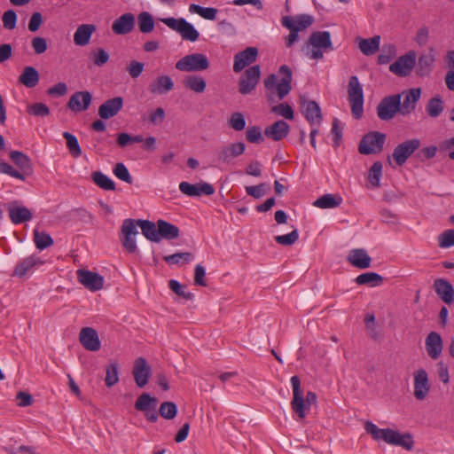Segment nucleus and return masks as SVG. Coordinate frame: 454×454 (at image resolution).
I'll return each mask as SVG.
<instances>
[{"label": "nucleus", "mask_w": 454, "mask_h": 454, "mask_svg": "<svg viewBox=\"0 0 454 454\" xmlns=\"http://www.w3.org/2000/svg\"><path fill=\"white\" fill-rule=\"evenodd\" d=\"M278 74L282 75L280 80L274 74H270L264 80L266 96L268 100L271 102L275 100V96L278 97V100L283 99L292 90V71L290 67L286 65L281 66Z\"/></svg>", "instance_id": "obj_1"}, {"label": "nucleus", "mask_w": 454, "mask_h": 454, "mask_svg": "<svg viewBox=\"0 0 454 454\" xmlns=\"http://www.w3.org/2000/svg\"><path fill=\"white\" fill-rule=\"evenodd\" d=\"M364 429L376 441L383 440L388 444L401 446L408 450L413 447V440L410 434H400L389 428L380 429L370 421L365 423Z\"/></svg>", "instance_id": "obj_2"}, {"label": "nucleus", "mask_w": 454, "mask_h": 454, "mask_svg": "<svg viewBox=\"0 0 454 454\" xmlns=\"http://www.w3.org/2000/svg\"><path fill=\"white\" fill-rule=\"evenodd\" d=\"M291 383L293 387L292 410L300 419H303L306 417V411L310 409L312 404L317 403V395L309 391L304 397L301 389L300 378L296 375L291 378Z\"/></svg>", "instance_id": "obj_3"}, {"label": "nucleus", "mask_w": 454, "mask_h": 454, "mask_svg": "<svg viewBox=\"0 0 454 454\" xmlns=\"http://www.w3.org/2000/svg\"><path fill=\"white\" fill-rule=\"evenodd\" d=\"M308 44L311 46L309 58L312 59H321L325 51L333 49L331 41V35L328 31H317L310 35Z\"/></svg>", "instance_id": "obj_4"}, {"label": "nucleus", "mask_w": 454, "mask_h": 454, "mask_svg": "<svg viewBox=\"0 0 454 454\" xmlns=\"http://www.w3.org/2000/svg\"><path fill=\"white\" fill-rule=\"evenodd\" d=\"M348 100L350 104L352 115L356 119L361 118L364 113V93L362 85L355 75L348 80Z\"/></svg>", "instance_id": "obj_5"}, {"label": "nucleus", "mask_w": 454, "mask_h": 454, "mask_svg": "<svg viewBox=\"0 0 454 454\" xmlns=\"http://www.w3.org/2000/svg\"><path fill=\"white\" fill-rule=\"evenodd\" d=\"M160 20L170 29L179 33L184 40L195 42L200 37L198 30L183 18H163Z\"/></svg>", "instance_id": "obj_6"}, {"label": "nucleus", "mask_w": 454, "mask_h": 454, "mask_svg": "<svg viewBox=\"0 0 454 454\" xmlns=\"http://www.w3.org/2000/svg\"><path fill=\"white\" fill-rule=\"evenodd\" d=\"M386 135L378 131L366 134L359 143L358 151L361 154H375L383 149Z\"/></svg>", "instance_id": "obj_7"}, {"label": "nucleus", "mask_w": 454, "mask_h": 454, "mask_svg": "<svg viewBox=\"0 0 454 454\" xmlns=\"http://www.w3.org/2000/svg\"><path fill=\"white\" fill-rule=\"evenodd\" d=\"M207 57L200 53L183 57L176 63V68L184 72L201 71L208 67Z\"/></svg>", "instance_id": "obj_8"}, {"label": "nucleus", "mask_w": 454, "mask_h": 454, "mask_svg": "<svg viewBox=\"0 0 454 454\" xmlns=\"http://www.w3.org/2000/svg\"><path fill=\"white\" fill-rule=\"evenodd\" d=\"M261 77L258 65L247 68L239 80V92L242 95L250 94L256 88Z\"/></svg>", "instance_id": "obj_9"}, {"label": "nucleus", "mask_w": 454, "mask_h": 454, "mask_svg": "<svg viewBox=\"0 0 454 454\" xmlns=\"http://www.w3.org/2000/svg\"><path fill=\"white\" fill-rule=\"evenodd\" d=\"M400 94L384 98L377 106V114L380 120L387 121L400 113Z\"/></svg>", "instance_id": "obj_10"}, {"label": "nucleus", "mask_w": 454, "mask_h": 454, "mask_svg": "<svg viewBox=\"0 0 454 454\" xmlns=\"http://www.w3.org/2000/svg\"><path fill=\"white\" fill-rule=\"evenodd\" d=\"M419 146L420 141L417 138L406 140L394 149L392 158L395 164L401 167Z\"/></svg>", "instance_id": "obj_11"}, {"label": "nucleus", "mask_w": 454, "mask_h": 454, "mask_svg": "<svg viewBox=\"0 0 454 454\" xmlns=\"http://www.w3.org/2000/svg\"><path fill=\"white\" fill-rule=\"evenodd\" d=\"M137 234L136 221L132 219L124 220L121 225V241L124 249L130 254L135 253L137 249L135 240V236Z\"/></svg>", "instance_id": "obj_12"}, {"label": "nucleus", "mask_w": 454, "mask_h": 454, "mask_svg": "<svg viewBox=\"0 0 454 454\" xmlns=\"http://www.w3.org/2000/svg\"><path fill=\"white\" fill-rule=\"evenodd\" d=\"M157 399L150 396L146 393H143L138 396L135 403V409L145 413L146 419L151 422H155L158 419L156 412Z\"/></svg>", "instance_id": "obj_13"}, {"label": "nucleus", "mask_w": 454, "mask_h": 454, "mask_svg": "<svg viewBox=\"0 0 454 454\" xmlns=\"http://www.w3.org/2000/svg\"><path fill=\"white\" fill-rule=\"evenodd\" d=\"M416 52L409 51L397 59L395 62L389 66V70L398 76H407L411 72L416 62Z\"/></svg>", "instance_id": "obj_14"}, {"label": "nucleus", "mask_w": 454, "mask_h": 454, "mask_svg": "<svg viewBox=\"0 0 454 454\" xmlns=\"http://www.w3.org/2000/svg\"><path fill=\"white\" fill-rule=\"evenodd\" d=\"M76 275L78 281L91 292L101 290L104 286V278L96 272L80 269Z\"/></svg>", "instance_id": "obj_15"}, {"label": "nucleus", "mask_w": 454, "mask_h": 454, "mask_svg": "<svg viewBox=\"0 0 454 454\" xmlns=\"http://www.w3.org/2000/svg\"><path fill=\"white\" fill-rule=\"evenodd\" d=\"M301 113L310 125H319L322 121L321 109L317 103L305 97L300 98Z\"/></svg>", "instance_id": "obj_16"}, {"label": "nucleus", "mask_w": 454, "mask_h": 454, "mask_svg": "<svg viewBox=\"0 0 454 454\" xmlns=\"http://www.w3.org/2000/svg\"><path fill=\"white\" fill-rule=\"evenodd\" d=\"M132 375L138 387H144L148 383L151 368L144 357H138L135 360Z\"/></svg>", "instance_id": "obj_17"}, {"label": "nucleus", "mask_w": 454, "mask_h": 454, "mask_svg": "<svg viewBox=\"0 0 454 454\" xmlns=\"http://www.w3.org/2000/svg\"><path fill=\"white\" fill-rule=\"evenodd\" d=\"M258 56V50L255 47H247L234 56L233 71L239 73L246 67L254 63Z\"/></svg>", "instance_id": "obj_18"}, {"label": "nucleus", "mask_w": 454, "mask_h": 454, "mask_svg": "<svg viewBox=\"0 0 454 454\" xmlns=\"http://www.w3.org/2000/svg\"><path fill=\"white\" fill-rule=\"evenodd\" d=\"M430 390L427 373L424 369L414 372V396L418 400H424Z\"/></svg>", "instance_id": "obj_19"}, {"label": "nucleus", "mask_w": 454, "mask_h": 454, "mask_svg": "<svg viewBox=\"0 0 454 454\" xmlns=\"http://www.w3.org/2000/svg\"><path fill=\"white\" fill-rule=\"evenodd\" d=\"M79 340L82 347L90 351H98L100 349V340L98 335L91 327H83L79 334Z\"/></svg>", "instance_id": "obj_20"}, {"label": "nucleus", "mask_w": 454, "mask_h": 454, "mask_svg": "<svg viewBox=\"0 0 454 454\" xmlns=\"http://www.w3.org/2000/svg\"><path fill=\"white\" fill-rule=\"evenodd\" d=\"M92 100L89 91H77L74 93L67 103V106L73 112H82L88 109Z\"/></svg>", "instance_id": "obj_21"}, {"label": "nucleus", "mask_w": 454, "mask_h": 454, "mask_svg": "<svg viewBox=\"0 0 454 454\" xmlns=\"http://www.w3.org/2000/svg\"><path fill=\"white\" fill-rule=\"evenodd\" d=\"M123 106V98L115 97L105 101L98 108V115L102 119H109L115 116Z\"/></svg>", "instance_id": "obj_22"}, {"label": "nucleus", "mask_w": 454, "mask_h": 454, "mask_svg": "<svg viewBox=\"0 0 454 454\" xmlns=\"http://www.w3.org/2000/svg\"><path fill=\"white\" fill-rule=\"evenodd\" d=\"M179 190L185 195L194 197L201 194L212 195L215 192L214 187L207 183L199 185L192 184L188 182H182L179 184Z\"/></svg>", "instance_id": "obj_23"}, {"label": "nucleus", "mask_w": 454, "mask_h": 454, "mask_svg": "<svg viewBox=\"0 0 454 454\" xmlns=\"http://www.w3.org/2000/svg\"><path fill=\"white\" fill-rule=\"evenodd\" d=\"M134 26V15L132 13H125L114 21L112 30L116 35H126L133 30Z\"/></svg>", "instance_id": "obj_24"}, {"label": "nucleus", "mask_w": 454, "mask_h": 454, "mask_svg": "<svg viewBox=\"0 0 454 454\" xmlns=\"http://www.w3.org/2000/svg\"><path fill=\"white\" fill-rule=\"evenodd\" d=\"M12 161L20 169V173L24 174V181L27 176L33 174V166L31 160L23 153L19 151H12L9 154Z\"/></svg>", "instance_id": "obj_25"}, {"label": "nucleus", "mask_w": 454, "mask_h": 454, "mask_svg": "<svg viewBox=\"0 0 454 454\" xmlns=\"http://www.w3.org/2000/svg\"><path fill=\"white\" fill-rule=\"evenodd\" d=\"M348 262L358 269H367L371 266L372 258L363 248L352 249L348 255Z\"/></svg>", "instance_id": "obj_26"}, {"label": "nucleus", "mask_w": 454, "mask_h": 454, "mask_svg": "<svg viewBox=\"0 0 454 454\" xmlns=\"http://www.w3.org/2000/svg\"><path fill=\"white\" fill-rule=\"evenodd\" d=\"M313 22V20L309 15H301L296 18H291L286 16L282 19V25L288 28L290 31H302L309 27Z\"/></svg>", "instance_id": "obj_27"}, {"label": "nucleus", "mask_w": 454, "mask_h": 454, "mask_svg": "<svg viewBox=\"0 0 454 454\" xmlns=\"http://www.w3.org/2000/svg\"><path fill=\"white\" fill-rule=\"evenodd\" d=\"M425 344L427 355L432 359H437L442 351V340L441 336L435 332H431L427 336Z\"/></svg>", "instance_id": "obj_28"}, {"label": "nucleus", "mask_w": 454, "mask_h": 454, "mask_svg": "<svg viewBox=\"0 0 454 454\" xmlns=\"http://www.w3.org/2000/svg\"><path fill=\"white\" fill-rule=\"evenodd\" d=\"M289 130L290 127L286 121H278L268 126L264 130V134L274 141H279L288 135Z\"/></svg>", "instance_id": "obj_29"}, {"label": "nucleus", "mask_w": 454, "mask_h": 454, "mask_svg": "<svg viewBox=\"0 0 454 454\" xmlns=\"http://www.w3.org/2000/svg\"><path fill=\"white\" fill-rule=\"evenodd\" d=\"M245 152V145L241 142L231 144L219 150L217 158L222 162H229L231 159L243 154Z\"/></svg>", "instance_id": "obj_30"}, {"label": "nucleus", "mask_w": 454, "mask_h": 454, "mask_svg": "<svg viewBox=\"0 0 454 454\" xmlns=\"http://www.w3.org/2000/svg\"><path fill=\"white\" fill-rule=\"evenodd\" d=\"M8 213L12 223L14 224H20L30 221L32 218L30 210L26 207L10 204L8 206Z\"/></svg>", "instance_id": "obj_31"}, {"label": "nucleus", "mask_w": 454, "mask_h": 454, "mask_svg": "<svg viewBox=\"0 0 454 454\" xmlns=\"http://www.w3.org/2000/svg\"><path fill=\"white\" fill-rule=\"evenodd\" d=\"M421 90L419 88L411 89L404 97L403 103L400 102V113L403 115L410 114L415 109L416 103L419 99Z\"/></svg>", "instance_id": "obj_32"}, {"label": "nucleus", "mask_w": 454, "mask_h": 454, "mask_svg": "<svg viewBox=\"0 0 454 454\" xmlns=\"http://www.w3.org/2000/svg\"><path fill=\"white\" fill-rule=\"evenodd\" d=\"M96 31L93 24H82L79 26L74 35V42L78 46L87 45L92 34Z\"/></svg>", "instance_id": "obj_33"}, {"label": "nucleus", "mask_w": 454, "mask_h": 454, "mask_svg": "<svg viewBox=\"0 0 454 454\" xmlns=\"http://www.w3.org/2000/svg\"><path fill=\"white\" fill-rule=\"evenodd\" d=\"M434 288L438 296L446 303L452 301L453 288L447 280L438 278L434 281Z\"/></svg>", "instance_id": "obj_34"}, {"label": "nucleus", "mask_w": 454, "mask_h": 454, "mask_svg": "<svg viewBox=\"0 0 454 454\" xmlns=\"http://www.w3.org/2000/svg\"><path fill=\"white\" fill-rule=\"evenodd\" d=\"M173 87L174 83L169 76L160 75L150 84L149 90L153 94L160 95L171 90Z\"/></svg>", "instance_id": "obj_35"}, {"label": "nucleus", "mask_w": 454, "mask_h": 454, "mask_svg": "<svg viewBox=\"0 0 454 454\" xmlns=\"http://www.w3.org/2000/svg\"><path fill=\"white\" fill-rule=\"evenodd\" d=\"M159 238L166 239H174L179 236V229L164 220L157 221Z\"/></svg>", "instance_id": "obj_36"}, {"label": "nucleus", "mask_w": 454, "mask_h": 454, "mask_svg": "<svg viewBox=\"0 0 454 454\" xmlns=\"http://www.w3.org/2000/svg\"><path fill=\"white\" fill-rule=\"evenodd\" d=\"M19 82L27 88H34L39 82V74L33 67H26L19 77Z\"/></svg>", "instance_id": "obj_37"}, {"label": "nucleus", "mask_w": 454, "mask_h": 454, "mask_svg": "<svg viewBox=\"0 0 454 454\" xmlns=\"http://www.w3.org/2000/svg\"><path fill=\"white\" fill-rule=\"evenodd\" d=\"M43 262L37 257L32 255L24 258L22 261H20L15 267V274L23 277L25 276L28 271H30L36 265H42Z\"/></svg>", "instance_id": "obj_38"}, {"label": "nucleus", "mask_w": 454, "mask_h": 454, "mask_svg": "<svg viewBox=\"0 0 454 454\" xmlns=\"http://www.w3.org/2000/svg\"><path fill=\"white\" fill-rule=\"evenodd\" d=\"M137 225H138L141 228L142 233L145 235L146 239L154 242L160 241L159 234H157V223L155 224L147 220H137L136 222V226Z\"/></svg>", "instance_id": "obj_39"}, {"label": "nucleus", "mask_w": 454, "mask_h": 454, "mask_svg": "<svg viewBox=\"0 0 454 454\" xmlns=\"http://www.w3.org/2000/svg\"><path fill=\"white\" fill-rule=\"evenodd\" d=\"M380 35H375L368 39H359V49L366 56L372 55L379 51L380 48Z\"/></svg>", "instance_id": "obj_40"}, {"label": "nucleus", "mask_w": 454, "mask_h": 454, "mask_svg": "<svg viewBox=\"0 0 454 454\" xmlns=\"http://www.w3.org/2000/svg\"><path fill=\"white\" fill-rule=\"evenodd\" d=\"M355 281L359 286H378L383 283V278L375 272H365L358 275Z\"/></svg>", "instance_id": "obj_41"}, {"label": "nucleus", "mask_w": 454, "mask_h": 454, "mask_svg": "<svg viewBox=\"0 0 454 454\" xmlns=\"http://www.w3.org/2000/svg\"><path fill=\"white\" fill-rule=\"evenodd\" d=\"M342 199L333 194H325L316 200L313 205L319 208H333L340 205Z\"/></svg>", "instance_id": "obj_42"}, {"label": "nucleus", "mask_w": 454, "mask_h": 454, "mask_svg": "<svg viewBox=\"0 0 454 454\" xmlns=\"http://www.w3.org/2000/svg\"><path fill=\"white\" fill-rule=\"evenodd\" d=\"M91 179L96 185L106 191H114L115 184L107 176L100 171H95L91 174Z\"/></svg>", "instance_id": "obj_43"}, {"label": "nucleus", "mask_w": 454, "mask_h": 454, "mask_svg": "<svg viewBox=\"0 0 454 454\" xmlns=\"http://www.w3.org/2000/svg\"><path fill=\"white\" fill-rule=\"evenodd\" d=\"M189 11H190V12L197 13L200 16H201L202 18L208 20H215L216 14L218 12L217 9H215V8H213V7L205 8V7H202V6L195 4H190Z\"/></svg>", "instance_id": "obj_44"}, {"label": "nucleus", "mask_w": 454, "mask_h": 454, "mask_svg": "<svg viewBox=\"0 0 454 454\" xmlns=\"http://www.w3.org/2000/svg\"><path fill=\"white\" fill-rule=\"evenodd\" d=\"M184 84L186 88L197 93H201L206 89V82L204 81V79L194 75H190L186 77L185 80L184 81Z\"/></svg>", "instance_id": "obj_45"}, {"label": "nucleus", "mask_w": 454, "mask_h": 454, "mask_svg": "<svg viewBox=\"0 0 454 454\" xmlns=\"http://www.w3.org/2000/svg\"><path fill=\"white\" fill-rule=\"evenodd\" d=\"M137 22L139 30L142 33H150L153 30L154 21L150 13L144 12L138 14Z\"/></svg>", "instance_id": "obj_46"}, {"label": "nucleus", "mask_w": 454, "mask_h": 454, "mask_svg": "<svg viewBox=\"0 0 454 454\" xmlns=\"http://www.w3.org/2000/svg\"><path fill=\"white\" fill-rule=\"evenodd\" d=\"M63 137L66 139L67 147L70 153V154L74 158H78L82 154V150L78 144L77 138L69 132H64Z\"/></svg>", "instance_id": "obj_47"}, {"label": "nucleus", "mask_w": 454, "mask_h": 454, "mask_svg": "<svg viewBox=\"0 0 454 454\" xmlns=\"http://www.w3.org/2000/svg\"><path fill=\"white\" fill-rule=\"evenodd\" d=\"M34 242L36 247L40 250L51 247L53 244V239L51 236L44 232L39 231L38 230L34 231Z\"/></svg>", "instance_id": "obj_48"}, {"label": "nucleus", "mask_w": 454, "mask_h": 454, "mask_svg": "<svg viewBox=\"0 0 454 454\" xmlns=\"http://www.w3.org/2000/svg\"><path fill=\"white\" fill-rule=\"evenodd\" d=\"M426 110L430 117L435 118L442 112L443 102L440 98L434 97L428 101Z\"/></svg>", "instance_id": "obj_49"}, {"label": "nucleus", "mask_w": 454, "mask_h": 454, "mask_svg": "<svg viewBox=\"0 0 454 454\" xmlns=\"http://www.w3.org/2000/svg\"><path fill=\"white\" fill-rule=\"evenodd\" d=\"M118 381V364L116 363H112L106 369L105 382L108 387H111L114 385H115Z\"/></svg>", "instance_id": "obj_50"}, {"label": "nucleus", "mask_w": 454, "mask_h": 454, "mask_svg": "<svg viewBox=\"0 0 454 454\" xmlns=\"http://www.w3.org/2000/svg\"><path fill=\"white\" fill-rule=\"evenodd\" d=\"M90 59L97 67H102L109 60V54L102 48L92 51L90 54Z\"/></svg>", "instance_id": "obj_51"}, {"label": "nucleus", "mask_w": 454, "mask_h": 454, "mask_svg": "<svg viewBox=\"0 0 454 454\" xmlns=\"http://www.w3.org/2000/svg\"><path fill=\"white\" fill-rule=\"evenodd\" d=\"M192 258V254L189 252H184V253H176L174 254H169L164 256V261L168 264H178V263H185L191 261Z\"/></svg>", "instance_id": "obj_52"}, {"label": "nucleus", "mask_w": 454, "mask_h": 454, "mask_svg": "<svg viewBox=\"0 0 454 454\" xmlns=\"http://www.w3.org/2000/svg\"><path fill=\"white\" fill-rule=\"evenodd\" d=\"M177 412L176 405L172 402H164L159 409L160 415L166 419H172Z\"/></svg>", "instance_id": "obj_53"}, {"label": "nucleus", "mask_w": 454, "mask_h": 454, "mask_svg": "<svg viewBox=\"0 0 454 454\" xmlns=\"http://www.w3.org/2000/svg\"><path fill=\"white\" fill-rule=\"evenodd\" d=\"M382 173V163L380 161H375L369 171V181L370 183L377 187L380 185V177Z\"/></svg>", "instance_id": "obj_54"}, {"label": "nucleus", "mask_w": 454, "mask_h": 454, "mask_svg": "<svg viewBox=\"0 0 454 454\" xmlns=\"http://www.w3.org/2000/svg\"><path fill=\"white\" fill-rule=\"evenodd\" d=\"M113 172L114 176L120 180L126 182L128 184H132V177L123 163H116Z\"/></svg>", "instance_id": "obj_55"}, {"label": "nucleus", "mask_w": 454, "mask_h": 454, "mask_svg": "<svg viewBox=\"0 0 454 454\" xmlns=\"http://www.w3.org/2000/svg\"><path fill=\"white\" fill-rule=\"evenodd\" d=\"M229 125L236 131H241L245 129L246 121L242 114L233 113L229 120Z\"/></svg>", "instance_id": "obj_56"}, {"label": "nucleus", "mask_w": 454, "mask_h": 454, "mask_svg": "<svg viewBox=\"0 0 454 454\" xmlns=\"http://www.w3.org/2000/svg\"><path fill=\"white\" fill-rule=\"evenodd\" d=\"M299 239V234L296 230L285 235H278L275 237L277 243L282 246H291L294 244Z\"/></svg>", "instance_id": "obj_57"}, {"label": "nucleus", "mask_w": 454, "mask_h": 454, "mask_svg": "<svg viewBox=\"0 0 454 454\" xmlns=\"http://www.w3.org/2000/svg\"><path fill=\"white\" fill-rule=\"evenodd\" d=\"M246 139L249 143H261L263 140V137L260 128L256 126L248 127L246 131Z\"/></svg>", "instance_id": "obj_58"}, {"label": "nucleus", "mask_w": 454, "mask_h": 454, "mask_svg": "<svg viewBox=\"0 0 454 454\" xmlns=\"http://www.w3.org/2000/svg\"><path fill=\"white\" fill-rule=\"evenodd\" d=\"M272 112L285 117L287 120L294 119V111L287 103H281L271 109Z\"/></svg>", "instance_id": "obj_59"}, {"label": "nucleus", "mask_w": 454, "mask_h": 454, "mask_svg": "<svg viewBox=\"0 0 454 454\" xmlns=\"http://www.w3.org/2000/svg\"><path fill=\"white\" fill-rule=\"evenodd\" d=\"M27 112L35 116H46L50 114L49 107L43 103H35L27 107Z\"/></svg>", "instance_id": "obj_60"}, {"label": "nucleus", "mask_w": 454, "mask_h": 454, "mask_svg": "<svg viewBox=\"0 0 454 454\" xmlns=\"http://www.w3.org/2000/svg\"><path fill=\"white\" fill-rule=\"evenodd\" d=\"M31 46L35 54H43L47 50V42L43 37H34L31 41Z\"/></svg>", "instance_id": "obj_61"}, {"label": "nucleus", "mask_w": 454, "mask_h": 454, "mask_svg": "<svg viewBox=\"0 0 454 454\" xmlns=\"http://www.w3.org/2000/svg\"><path fill=\"white\" fill-rule=\"evenodd\" d=\"M454 245V230H448L439 237V246L449 247Z\"/></svg>", "instance_id": "obj_62"}, {"label": "nucleus", "mask_w": 454, "mask_h": 454, "mask_svg": "<svg viewBox=\"0 0 454 454\" xmlns=\"http://www.w3.org/2000/svg\"><path fill=\"white\" fill-rule=\"evenodd\" d=\"M16 13L12 10L5 12L3 15L4 27L7 29H13L16 26Z\"/></svg>", "instance_id": "obj_63"}, {"label": "nucleus", "mask_w": 454, "mask_h": 454, "mask_svg": "<svg viewBox=\"0 0 454 454\" xmlns=\"http://www.w3.org/2000/svg\"><path fill=\"white\" fill-rule=\"evenodd\" d=\"M144 70V64L137 60H132L127 67V71L132 78L138 77Z\"/></svg>", "instance_id": "obj_64"}]
</instances>
